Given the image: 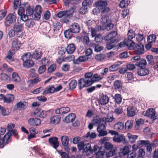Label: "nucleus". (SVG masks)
Wrapping results in <instances>:
<instances>
[{
  "mask_svg": "<svg viewBox=\"0 0 158 158\" xmlns=\"http://www.w3.org/2000/svg\"><path fill=\"white\" fill-rule=\"evenodd\" d=\"M0 111L1 112L3 116H6L8 115L10 112L7 108H5L4 107L0 105Z\"/></svg>",
  "mask_w": 158,
  "mask_h": 158,
  "instance_id": "obj_40",
  "label": "nucleus"
},
{
  "mask_svg": "<svg viewBox=\"0 0 158 158\" xmlns=\"http://www.w3.org/2000/svg\"><path fill=\"white\" fill-rule=\"evenodd\" d=\"M28 105V103L25 101H20L16 105L17 108L20 110H23L26 109Z\"/></svg>",
  "mask_w": 158,
  "mask_h": 158,
  "instance_id": "obj_17",
  "label": "nucleus"
},
{
  "mask_svg": "<svg viewBox=\"0 0 158 158\" xmlns=\"http://www.w3.org/2000/svg\"><path fill=\"white\" fill-rule=\"evenodd\" d=\"M73 32L71 31L69 28V29L65 31L64 32V35L65 37L67 39H70L73 36Z\"/></svg>",
  "mask_w": 158,
  "mask_h": 158,
  "instance_id": "obj_42",
  "label": "nucleus"
},
{
  "mask_svg": "<svg viewBox=\"0 0 158 158\" xmlns=\"http://www.w3.org/2000/svg\"><path fill=\"white\" fill-rule=\"evenodd\" d=\"M24 3L22 5V6L19 8L18 10V13L19 15H22L24 14L25 9L24 8Z\"/></svg>",
  "mask_w": 158,
  "mask_h": 158,
  "instance_id": "obj_57",
  "label": "nucleus"
},
{
  "mask_svg": "<svg viewBox=\"0 0 158 158\" xmlns=\"http://www.w3.org/2000/svg\"><path fill=\"white\" fill-rule=\"evenodd\" d=\"M69 29L73 33H77L79 32L80 27L79 24L77 23H72L69 26Z\"/></svg>",
  "mask_w": 158,
  "mask_h": 158,
  "instance_id": "obj_14",
  "label": "nucleus"
},
{
  "mask_svg": "<svg viewBox=\"0 0 158 158\" xmlns=\"http://www.w3.org/2000/svg\"><path fill=\"white\" fill-rule=\"evenodd\" d=\"M50 11L47 10L44 13V15L43 17V19L45 20H48L50 18Z\"/></svg>",
  "mask_w": 158,
  "mask_h": 158,
  "instance_id": "obj_64",
  "label": "nucleus"
},
{
  "mask_svg": "<svg viewBox=\"0 0 158 158\" xmlns=\"http://www.w3.org/2000/svg\"><path fill=\"white\" fill-rule=\"evenodd\" d=\"M42 10V9L40 5H37L35 6L34 10L35 13L33 17L35 19L38 20L40 18Z\"/></svg>",
  "mask_w": 158,
  "mask_h": 158,
  "instance_id": "obj_8",
  "label": "nucleus"
},
{
  "mask_svg": "<svg viewBox=\"0 0 158 158\" xmlns=\"http://www.w3.org/2000/svg\"><path fill=\"white\" fill-rule=\"evenodd\" d=\"M96 136V135L95 133L88 132L84 136L85 138H89L90 139H94Z\"/></svg>",
  "mask_w": 158,
  "mask_h": 158,
  "instance_id": "obj_56",
  "label": "nucleus"
},
{
  "mask_svg": "<svg viewBox=\"0 0 158 158\" xmlns=\"http://www.w3.org/2000/svg\"><path fill=\"white\" fill-rule=\"evenodd\" d=\"M88 11L87 8L86 6H82L79 10V13L81 15L85 14Z\"/></svg>",
  "mask_w": 158,
  "mask_h": 158,
  "instance_id": "obj_63",
  "label": "nucleus"
},
{
  "mask_svg": "<svg viewBox=\"0 0 158 158\" xmlns=\"http://www.w3.org/2000/svg\"><path fill=\"white\" fill-rule=\"evenodd\" d=\"M53 31L56 34L59 32L60 30H62V26L61 24L59 22L55 21L53 24Z\"/></svg>",
  "mask_w": 158,
  "mask_h": 158,
  "instance_id": "obj_19",
  "label": "nucleus"
},
{
  "mask_svg": "<svg viewBox=\"0 0 158 158\" xmlns=\"http://www.w3.org/2000/svg\"><path fill=\"white\" fill-rule=\"evenodd\" d=\"M76 49L73 44H70L67 47L66 51L68 54H71L73 53Z\"/></svg>",
  "mask_w": 158,
  "mask_h": 158,
  "instance_id": "obj_31",
  "label": "nucleus"
},
{
  "mask_svg": "<svg viewBox=\"0 0 158 158\" xmlns=\"http://www.w3.org/2000/svg\"><path fill=\"white\" fill-rule=\"evenodd\" d=\"M56 64H51L48 69V73H51L54 72L56 69Z\"/></svg>",
  "mask_w": 158,
  "mask_h": 158,
  "instance_id": "obj_60",
  "label": "nucleus"
},
{
  "mask_svg": "<svg viewBox=\"0 0 158 158\" xmlns=\"http://www.w3.org/2000/svg\"><path fill=\"white\" fill-rule=\"evenodd\" d=\"M1 78L2 80L5 81H9L10 80V78L8 75L2 73H1Z\"/></svg>",
  "mask_w": 158,
  "mask_h": 158,
  "instance_id": "obj_58",
  "label": "nucleus"
},
{
  "mask_svg": "<svg viewBox=\"0 0 158 158\" xmlns=\"http://www.w3.org/2000/svg\"><path fill=\"white\" fill-rule=\"evenodd\" d=\"M34 64V62L31 59L24 61L23 63V66L26 68L31 67Z\"/></svg>",
  "mask_w": 158,
  "mask_h": 158,
  "instance_id": "obj_37",
  "label": "nucleus"
},
{
  "mask_svg": "<svg viewBox=\"0 0 158 158\" xmlns=\"http://www.w3.org/2000/svg\"><path fill=\"white\" fill-rule=\"evenodd\" d=\"M127 137L131 143H134L138 138L137 135H133L130 133L127 134Z\"/></svg>",
  "mask_w": 158,
  "mask_h": 158,
  "instance_id": "obj_35",
  "label": "nucleus"
},
{
  "mask_svg": "<svg viewBox=\"0 0 158 158\" xmlns=\"http://www.w3.org/2000/svg\"><path fill=\"white\" fill-rule=\"evenodd\" d=\"M22 27V24H15L14 25L13 29L16 33V35L18 37H21L23 36Z\"/></svg>",
  "mask_w": 158,
  "mask_h": 158,
  "instance_id": "obj_6",
  "label": "nucleus"
},
{
  "mask_svg": "<svg viewBox=\"0 0 158 158\" xmlns=\"http://www.w3.org/2000/svg\"><path fill=\"white\" fill-rule=\"evenodd\" d=\"M88 57L86 56H80L78 58L74 60V64H79L81 62L86 61L88 60Z\"/></svg>",
  "mask_w": 158,
  "mask_h": 158,
  "instance_id": "obj_22",
  "label": "nucleus"
},
{
  "mask_svg": "<svg viewBox=\"0 0 158 158\" xmlns=\"http://www.w3.org/2000/svg\"><path fill=\"white\" fill-rule=\"evenodd\" d=\"M17 18L16 14L15 13H10L6 17L5 19L4 23L6 27H9L12 24L16 21Z\"/></svg>",
  "mask_w": 158,
  "mask_h": 158,
  "instance_id": "obj_1",
  "label": "nucleus"
},
{
  "mask_svg": "<svg viewBox=\"0 0 158 158\" xmlns=\"http://www.w3.org/2000/svg\"><path fill=\"white\" fill-rule=\"evenodd\" d=\"M65 6H68L69 3L72 5H76L78 3L79 0H63Z\"/></svg>",
  "mask_w": 158,
  "mask_h": 158,
  "instance_id": "obj_45",
  "label": "nucleus"
},
{
  "mask_svg": "<svg viewBox=\"0 0 158 158\" xmlns=\"http://www.w3.org/2000/svg\"><path fill=\"white\" fill-rule=\"evenodd\" d=\"M91 47L94 49V51L96 52H100L103 49V47L102 46L96 44H93L91 45Z\"/></svg>",
  "mask_w": 158,
  "mask_h": 158,
  "instance_id": "obj_38",
  "label": "nucleus"
},
{
  "mask_svg": "<svg viewBox=\"0 0 158 158\" xmlns=\"http://www.w3.org/2000/svg\"><path fill=\"white\" fill-rule=\"evenodd\" d=\"M135 36V32L132 30H130L127 33V39L128 40H132Z\"/></svg>",
  "mask_w": 158,
  "mask_h": 158,
  "instance_id": "obj_50",
  "label": "nucleus"
},
{
  "mask_svg": "<svg viewBox=\"0 0 158 158\" xmlns=\"http://www.w3.org/2000/svg\"><path fill=\"white\" fill-rule=\"evenodd\" d=\"M42 54L43 53L41 51L39 52L37 50H35L33 52L31 56L32 58L38 60L41 58Z\"/></svg>",
  "mask_w": 158,
  "mask_h": 158,
  "instance_id": "obj_24",
  "label": "nucleus"
},
{
  "mask_svg": "<svg viewBox=\"0 0 158 158\" xmlns=\"http://www.w3.org/2000/svg\"><path fill=\"white\" fill-rule=\"evenodd\" d=\"M61 143L63 146L67 147L69 144V139L66 135L62 136L61 138Z\"/></svg>",
  "mask_w": 158,
  "mask_h": 158,
  "instance_id": "obj_32",
  "label": "nucleus"
},
{
  "mask_svg": "<svg viewBox=\"0 0 158 158\" xmlns=\"http://www.w3.org/2000/svg\"><path fill=\"white\" fill-rule=\"evenodd\" d=\"M34 113L37 117L44 118L47 117L48 112L47 111L38 109L35 110Z\"/></svg>",
  "mask_w": 158,
  "mask_h": 158,
  "instance_id": "obj_12",
  "label": "nucleus"
},
{
  "mask_svg": "<svg viewBox=\"0 0 158 158\" xmlns=\"http://www.w3.org/2000/svg\"><path fill=\"white\" fill-rule=\"evenodd\" d=\"M32 58L31 54L28 52L25 53L22 58V60L23 62H24L28 60H30Z\"/></svg>",
  "mask_w": 158,
  "mask_h": 158,
  "instance_id": "obj_44",
  "label": "nucleus"
},
{
  "mask_svg": "<svg viewBox=\"0 0 158 158\" xmlns=\"http://www.w3.org/2000/svg\"><path fill=\"white\" fill-rule=\"evenodd\" d=\"M77 82L76 80H73L71 81L69 84V87L71 89H74L77 86Z\"/></svg>",
  "mask_w": 158,
  "mask_h": 158,
  "instance_id": "obj_53",
  "label": "nucleus"
},
{
  "mask_svg": "<svg viewBox=\"0 0 158 158\" xmlns=\"http://www.w3.org/2000/svg\"><path fill=\"white\" fill-rule=\"evenodd\" d=\"M96 5L101 9L106 6L107 5V2L106 0H99L96 3Z\"/></svg>",
  "mask_w": 158,
  "mask_h": 158,
  "instance_id": "obj_33",
  "label": "nucleus"
},
{
  "mask_svg": "<svg viewBox=\"0 0 158 158\" xmlns=\"http://www.w3.org/2000/svg\"><path fill=\"white\" fill-rule=\"evenodd\" d=\"M124 125L123 123L121 122H118L114 126V129L116 130H122L124 128Z\"/></svg>",
  "mask_w": 158,
  "mask_h": 158,
  "instance_id": "obj_36",
  "label": "nucleus"
},
{
  "mask_svg": "<svg viewBox=\"0 0 158 158\" xmlns=\"http://www.w3.org/2000/svg\"><path fill=\"white\" fill-rule=\"evenodd\" d=\"M14 98V95L11 94H8L4 98V102L5 103H10L12 101Z\"/></svg>",
  "mask_w": 158,
  "mask_h": 158,
  "instance_id": "obj_39",
  "label": "nucleus"
},
{
  "mask_svg": "<svg viewBox=\"0 0 158 158\" xmlns=\"http://www.w3.org/2000/svg\"><path fill=\"white\" fill-rule=\"evenodd\" d=\"M94 37H95L94 40L96 43L101 42L104 39L103 36L100 34H97Z\"/></svg>",
  "mask_w": 158,
  "mask_h": 158,
  "instance_id": "obj_47",
  "label": "nucleus"
},
{
  "mask_svg": "<svg viewBox=\"0 0 158 158\" xmlns=\"http://www.w3.org/2000/svg\"><path fill=\"white\" fill-rule=\"evenodd\" d=\"M114 118L113 116L110 117L108 116H107L106 118L103 117L102 120L103 121V123L106 124V122H111L114 120Z\"/></svg>",
  "mask_w": 158,
  "mask_h": 158,
  "instance_id": "obj_52",
  "label": "nucleus"
},
{
  "mask_svg": "<svg viewBox=\"0 0 158 158\" xmlns=\"http://www.w3.org/2000/svg\"><path fill=\"white\" fill-rule=\"evenodd\" d=\"M139 146L141 148L143 146H146L148 145L149 142L148 140H140L137 141Z\"/></svg>",
  "mask_w": 158,
  "mask_h": 158,
  "instance_id": "obj_49",
  "label": "nucleus"
},
{
  "mask_svg": "<svg viewBox=\"0 0 158 158\" xmlns=\"http://www.w3.org/2000/svg\"><path fill=\"white\" fill-rule=\"evenodd\" d=\"M50 144L54 148L56 149L59 145L58 139L56 137L50 138L48 139Z\"/></svg>",
  "mask_w": 158,
  "mask_h": 158,
  "instance_id": "obj_15",
  "label": "nucleus"
},
{
  "mask_svg": "<svg viewBox=\"0 0 158 158\" xmlns=\"http://www.w3.org/2000/svg\"><path fill=\"white\" fill-rule=\"evenodd\" d=\"M113 139L114 142L119 143L123 142L124 144H127L128 143L127 141L123 134L120 135L118 136H115L113 137Z\"/></svg>",
  "mask_w": 158,
  "mask_h": 158,
  "instance_id": "obj_10",
  "label": "nucleus"
},
{
  "mask_svg": "<svg viewBox=\"0 0 158 158\" xmlns=\"http://www.w3.org/2000/svg\"><path fill=\"white\" fill-rule=\"evenodd\" d=\"M12 81L16 83H19L21 81L20 78L16 72L13 73L12 76Z\"/></svg>",
  "mask_w": 158,
  "mask_h": 158,
  "instance_id": "obj_30",
  "label": "nucleus"
},
{
  "mask_svg": "<svg viewBox=\"0 0 158 158\" xmlns=\"http://www.w3.org/2000/svg\"><path fill=\"white\" fill-rule=\"evenodd\" d=\"M75 10V7L73 6L71 7L69 10H65L66 12V15L67 17L72 16L73 14L74 13Z\"/></svg>",
  "mask_w": 158,
  "mask_h": 158,
  "instance_id": "obj_46",
  "label": "nucleus"
},
{
  "mask_svg": "<svg viewBox=\"0 0 158 158\" xmlns=\"http://www.w3.org/2000/svg\"><path fill=\"white\" fill-rule=\"evenodd\" d=\"M135 64L137 67L142 68L145 67L146 64V62L145 60H142L139 62H137Z\"/></svg>",
  "mask_w": 158,
  "mask_h": 158,
  "instance_id": "obj_43",
  "label": "nucleus"
},
{
  "mask_svg": "<svg viewBox=\"0 0 158 158\" xmlns=\"http://www.w3.org/2000/svg\"><path fill=\"white\" fill-rule=\"evenodd\" d=\"M24 8L26 14L28 15H31L33 14L34 12V9L33 6H31L28 3H24Z\"/></svg>",
  "mask_w": 158,
  "mask_h": 158,
  "instance_id": "obj_11",
  "label": "nucleus"
},
{
  "mask_svg": "<svg viewBox=\"0 0 158 158\" xmlns=\"http://www.w3.org/2000/svg\"><path fill=\"white\" fill-rule=\"evenodd\" d=\"M95 155L98 158H106V152L99 150L95 154Z\"/></svg>",
  "mask_w": 158,
  "mask_h": 158,
  "instance_id": "obj_34",
  "label": "nucleus"
},
{
  "mask_svg": "<svg viewBox=\"0 0 158 158\" xmlns=\"http://www.w3.org/2000/svg\"><path fill=\"white\" fill-rule=\"evenodd\" d=\"M144 115L153 120H155L158 118V116L156 114L155 109L152 108L148 109L144 114Z\"/></svg>",
  "mask_w": 158,
  "mask_h": 158,
  "instance_id": "obj_3",
  "label": "nucleus"
},
{
  "mask_svg": "<svg viewBox=\"0 0 158 158\" xmlns=\"http://www.w3.org/2000/svg\"><path fill=\"white\" fill-rule=\"evenodd\" d=\"M101 22L103 23H106L109 20V17L108 15H101Z\"/></svg>",
  "mask_w": 158,
  "mask_h": 158,
  "instance_id": "obj_61",
  "label": "nucleus"
},
{
  "mask_svg": "<svg viewBox=\"0 0 158 158\" xmlns=\"http://www.w3.org/2000/svg\"><path fill=\"white\" fill-rule=\"evenodd\" d=\"M136 109L132 106H130L127 108V115L129 117H133L136 113Z\"/></svg>",
  "mask_w": 158,
  "mask_h": 158,
  "instance_id": "obj_18",
  "label": "nucleus"
},
{
  "mask_svg": "<svg viewBox=\"0 0 158 158\" xmlns=\"http://www.w3.org/2000/svg\"><path fill=\"white\" fill-rule=\"evenodd\" d=\"M117 35V33L115 31H112L104 37L105 40L109 41L114 38Z\"/></svg>",
  "mask_w": 158,
  "mask_h": 158,
  "instance_id": "obj_21",
  "label": "nucleus"
},
{
  "mask_svg": "<svg viewBox=\"0 0 158 158\" xmlns=\"http://www.w3.org/2000/svg\"><path fill=\"white\" fill-rule=\"evenodd\" d=\"M129 2L128 0H122L119 4V6L121 8H123L128 6Z\"/></svg>",
  "mask_w": 158,
  "mask_h": 158,
  "instance_id": "obj_51",
  "label": "nucleus"
},
{
  "mask_svg": "<svg viewBox=\"0 0 158 158\" xmlns=\"http://www.w3.org/2000/svg\"><path fill=\"white\" fill-rule=\"evenodd\" d=\"M106 57L105 55L100 54L96 55L95 56V59L98 61H102L104 60Z\"/></svg>",
  "mask_w": 158,
  "mask_h": 158,
  "instance_id": "obj_59",
  "label": "nucleus"
},
{
  "mask_svg": "<svg viewBox=\"0 0 158 158\" xmlns=\"http://www.w3.org/2000/svg\"><path fill=\"white\" fill-rule=\"evenodd\" d=\"M148 70L146 68H142L139 69L137 71L138 75L140 76H144L149 74Z\"/></svg>",
  "mask_w": 158,
  "mask_h": 158,
  "instance_id": "obj_28",
  "label": "nucleus"
},
{
  "mask_svg": "<svg viewBox=\"0 0 158 158\" xmlns=\"http://www.w3.org/2000/svg\"><path fill=\"white\" fill-rule=\"evenodd\" d=\"M131 40H128L127 39V40H125L126 45L128 47H133L135 45V43Z\"/></svg>",
  "mask_w": 158,
  "mask_h": 158,
  "instance_id": "obj_55",
  "label": "nucleus"
},
{
  "mask_svg": "<svg viewBox=\"0 0 158 158\" xmlns=\"http://www.w3.org/2000/svg\"><path fill=\"white\" fill-rule=\"evenodd\" d=\"M105 125V124L104 123H102L98 125L97 130L99 133L98 134V136H103L107 135V131H105L106 129Z\"/></svg>",
  "mask_w": 158,
  "mask_h": 158,
  "instance_id": "obj_4",
  "label": "nucleus"
},
{
  "mask_svg": "<svg viewBox=\"0 0 158 158\" xmlns=\"http://www.w3.org/2000/svg\"><path fill=\"white\" fill-rule=\"evenodd\" d=\"M114 99L115 101L118 104H120L122 102V97L120 94H116L114 96Z\"/></svg>",
  "mask_w": 158,
  "mask_h": 158,
  "instance_id": "obj_54",
  "label": "nucleus"
},
{
  "mask_svg": "<svg viewBox=\"0 0 158 158\" xmlns=\"http://www.w3.org/2000/svg\"><path fill=\"white\" fill-rule=\"evenodd\" d=\"M133 126V123L131 120H128L125 123V128L126 129H129Z\"/></svg>",
  "mask_w": 158,
  "mask_h": 158,
  "instance_id": "obj_62",
  "label": "nucleus"
},
{
  "mask_svg": "<svg viewBox=\"0 0 158 158\" xmlns=\"http://www.w3.org/2000/svg\"><path fill=\"white\" fill-rule=\"evenodd\" d=\"M109 98L108 96L102 94L100 95L99 98L98 100L99 104L104 105L107 104L109 101Z\"/></svg>",
  "mask_w": 158,
  "mask_h": 158,
  "instance_id": "obj_13",
  "label": "nucleus"
},
{
  "mask_svg": "<svg viewBox=\"0 0 158 158\" xmlns=\"http://www.w3.org/2000/svg\"><path fill=\"white\" fill-rule=\"evenodd\" d=\"M135 46L138 50L136 52L137 54L140 55L143 53L144 47L142 44L139 43L136 44Z\"/></svg>",
  "mask_w": 158,
  "mask_h": 158,
  "instance_id": "obj_27",
  "label": "nucleus"
},
{
  "mask_svg": "<svg viewBox=\"0 0 158 158\" xmlns=\"http://www.w3.org/2000/svg\"><path fill=\"white\" fill-rule=\"evenodd\" d=\"M76 118L75 114H71L67 116L65 118L64 120L66 123L71 122L73 125L74 126H78L79 125V122L77 121L73 123Z\"/></svg>",
  "mask_w": 158,
  "mask_h": 158,
  "instance_id": "obj_5",
  "label": "nucleus"
},
{
  "mask_svg": "<svg viewBox=\"0 0 158 158\" xmlns=\"http://www.w3.org/2000/svg\"><path fill=\"white\" fill-rule=\"evenodd\" d=\"M85 23L88 26V30L90 29L91 27H93V26H94L95 24V21L94 20L91 19H89L85 21Z\"/></svg>",
  "mask_w": 158,
  "mask_h": 158,
  "instance_id": "obj_41",
  "label": "nucleus"
},
{
  "mask_svg": "<svg viewBox=\"0 0 158 158\" xmlns=\"http://www.w3.org/2000/svg\"><path fill=\"white\" fill-rule=\"evenodd\" d=\"M78 86L79 89H81L84 87H87L91 85L92 84L84 78H81L78 81Z\"/></svg>",
  "mask_w": 158,
  "mask_h": 158,
  "instance_id": "obj_9",
  "label": "nucleus"
},
{
  "mask_svg": "<svg viewBox=\"0 0 158 158\" xmlns=\"http://www.w3.org/2000/svg\"><path fill=\"white\" fill-rule=\"evenodd\" d=\"M28 122L30 125L37 126L40 124L41 121V120L38 118H31L28 120Z\"/></svg>",
  "mask_w": 158,
  "mask_h": 158,
  "instance_id": "obj_16",
  "label": "nucleus"
},
{
  "mask_svg": "<svg viewBox=\"0 0 158 158\" xmlns=\"http://www.w3.org/2000/svg\"><path fill=\"white\" fill-rule=\"evenodd\" d=\"M85 78L86 80L88 81L89 82L92 84L94 82L93 77V74L91 73H85Z\"/></svg>",
  "mask_w": 158,
  "mask_h": 158,
  "instance_id": "obj_23",
  "label": "nucleus"
},
{
  "mask_svg": "<svg viewBox=\"0 0 158 158\" xmlns=\"http://www.w3.org/2000/svg\"><path fill=\"white\" fill-rule=\"evenodd\" d=\"M77 148L79 151L82 150L83 152H87L90 151L91 149V145L90 143H85L83 141L78 144Z\"/></svg>",
  "mask_w": 158,
  "mask_h": 158,
  "instance_id": "obj_2",
  "label": "nucleus"
},
{
  "mask_svg": "<svg viewBox=\"0 0 158 158\" xmlns=\"http://www.w3.org/2000/svg\"><path fill=\"white\" fill-rule=\"evenodd\" d=\"M60 119V116L59 115L54 116L51 118L50 122L51 124H56L58 123Z\"/></svg>",
  "mask_w": 158,
  "mask_h": 158,
  "instance_id": "obj_25",
  "label": "nucleus"
},
{
  "mask_svg": "<svg viewBox=\"0 0 158 158\" xmlns=\"http://www.w3.org/2000/svg\"><path fill=\"white\" fill-rule=\"evenodd\" d=\"M114 89L115 90H118L120 91L122 89L123 87L122 83L120 80H116L114 83Z\"/></svg>",
  "mask_w": 158,
  "mask_h": 158,
  "instance_id": "obj_26",
  "label": "nucleus"
},
{
  "mask_svg": "<svg viewBox=\"0 0 158 158\" xmlns=\"http://www.w3.org/2000/svg\"><path fill=\"white\" fill-rule=\"evenodd\" d=\"M55 92V88L52 86L49 85L44 89L42 94L43 95H44L49 93L52 94Z\"/></svg>",
  "mask_w": 158,
  "mask_h": 158,
  "instance_id": "obj_20",
  "label": "nucleus"
},
{
  "mask_svg": "<svg viewBox=\"0 0 158 158\" xmlns=\"http://www.w3.org/2000/svg\"><path fill=\"white\" fill-rule=\"evenodd\" d=\"M16 136L17 135V131L15 130H10L4 136V137L6 141V143L8 144L11 141V135Z\"/></svg>",
  "mask_w": 158,
  "mask_h": 158,
  "instance_id": "obj_7",
  "label": "nucleus"
},
{
  "mask_svg": "<svg viewBox=\"0 0 158 158\" xmlns=\"http://www.w3.org/2000/svg\"><path fill=\"white\" fill-rule=\"evenodd\" d=\"M119 65L118 64H114L110 66L109 68V71L110 72L116 71L119 68Z\"/></svg>",
  "mask_w": 158,
  "mask_h": 158,
  "instance_id": "obj_48",
  "label": "nucleus"
},
{
  "mask_svg": "<svg viewBox=\"0 0 158 158\" xmlns=\"http://www.w3.org/2000/svg\"><path fill=\"white\" fill-rule=\"evenodd\" d=\"M102 123H103L102 118H101L98 116L94 117L92 121V123L94 125L98 126Z\"/></svg>",
  "mask_w": 158,
  "mask_h": 158,
  "instance_id": "obj_29",
  "label": "nucleus"
}]
</instances>
